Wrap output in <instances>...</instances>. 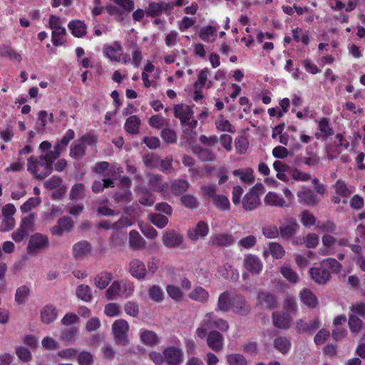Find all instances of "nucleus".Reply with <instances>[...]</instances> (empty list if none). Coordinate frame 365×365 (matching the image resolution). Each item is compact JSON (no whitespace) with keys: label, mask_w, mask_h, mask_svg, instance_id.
Instances as JSON below:
<instances>
[{"label":"nucleus","mask_w":365,"mask_h":365,"mask_svg":"<svg viewBox=\"0 0 365 365\" xmlns=\"http://www.w3.org/2000/svg\"><path fill=\"white\" fill-rule=\"evenodd\" d=\"M192 152L202 162H212L216 158L215 153L211 150L197 145L192 147Z\"/></svg>","instance_id":"nucleus-25"},{"label":"nucleus","mask_w":365,"mask_h":365,"mask_svg":"<svg viewBox=\"0 0 365 365\" xmlns=\"http://www.w3.org/2000/svg\"><path fill=\"white\" fill-rule=\"evenodd\" d=\"M148 294L150 298L156 302H161L164 297L163 289L158 285H153L149 288Z\"/></svg>","instance_id":"nucleus-53"},{"label":"nucleus","mask_w":365,"mask_h":365,"mask_svg":"<svg viewBox=\"0 0 365 365\" xmlns=\"http://www.w3.org/2000/svg\"><path fill=\"white\" fill-rule=\"evenodd\" d=\"M231 306L232 297H230V294L227 292L222 293L218 297L217 309L227 312L231 310Z\"/></svg>","instance_id":"nucleus-32"},{"label":"nucleus","mask_w":365,"mask_h":365,"mask_svg":"<svg viewBox=\"0 0 365 365\" xmlns=\"http://www.w3.org/2000/svg\"><path fill=\"white\" fill-rule=\"evenodd\" d=\"M363 322L360 318L354 314H350L349 317V326L352 332H359L362 328Z\"/></svg>","instance_id":"nucleus-56"},{"label":"nucleus","mask_w":365,"mask_h":365,"mask_svg":"<svg viewBox=\"0 0 365 365\" xmlns=\"http://www.w3.org/2000/svg\"><path fill=\"white\" fill-rule=\"evenodd\" d=\"M255 190L262 191L264 190V186L262 184L256 185L250 191L245 194L242 201L243 208L245 210H253L260 205L259 197L255 192Z\"/></svg>","instance_id":"nucleus-5"},{"label":"nucleus","mask_w":365,"mask_h":365,"mask_svg":"<svg viewBox=\"0 0 365 365\" xmlns=\"http://www.w3.org/2000/svg\"><path fill=\"white\" fill-rule=\"evenodd\" d=\"M70 198L71 200L83 199L85 197V186L82 183L75 184L70 191Z\"/></svg>","instance_id":"nucleus-49"},{"label":"nucleus","mask_w":365,"mask_h":365,"mask_svg":"<svg viewBox=\"0 0 365 365\" xmlns=\"http://www.w3.org/2000/svg\"><path fill=\"white\" fill-rule=\"evenodd\" d=\"M309 272L312 279L317 284L326 283L331 277L329 272L322 264L319 267L311 268Z\"/></svg>","instance_id":"nucleus-24"},{"label":"nucleus","mask_w":365,"mask_h":365,"mask_svg":"<svg viewBox=\"0 0 365 365\" xmlns=\"http://www.w3.org/2000/svg\"><path fill=\"white\" fill-rule=\"evenodd\" d=\"M57 315L56 309L53 305H46L41 311V322L46 324L53 322Z\"/></svg>","instance_id":"nucleus-27"},{"label":"nucleus","mask_w":365,"mask_h":365,"mask_svg":"<svg viewBox=\"0 0 365 365\" xmlns=\"http://www.w3.org/2000/svg\"><path fill=\"white\" fill-rule=\"evenodd\" d=\"M190 184L185 180H175L170 186L171 192L175 195H180L186 192L189 188Z\"/></svg>","instance_id":"nucleus-38"},{"label":"nucleus","mask_w":365,"mask_h":365,"mask_svg":"<svg viewBox=\"0 0 365 365\" xmlns=\"http://www.w3.org/2000/svg\"><path fill=\"white\" fill-rule=\"evenodd\" d=\"M128 270L132 277L138 280L144 279L148 273L145 264L138 259H134L130 262Z\"/></svg>","instance_id":"nucleus-13"},{"label":"nucleus","mask_w":365,"mask_h":365,"mask_svg":"<svg viewBox=\"0 0 365 365\" xmlns=\"http://www.w3.org/2000/svg\"><path fill=\"white\" fill-rule=\"evenodd\" d=\"M281 273L291 283H297L299 279V275L287 265L281 267Z\"/></svg>","instance_id":"nucleus-51"},{"label":"nucleus","mask_w":365,"mask_h":365,"mask_svg":"<svg viewBox=\"0 0 365 365\" xmlns=\"http://www.w3.org/2000/svg\"><path fill=\"white\" fill-rule=\"evenodd\" d=\"M297 195L299 202L305 206L314 207L320 201V197L312 189L307 187H302L297 192Z\"/></svg>","instance_id":"nucleus-6"},{"label":"nucleus","mask_w":365,"mask_h":365,"mask_svg":"<svg viewBox=\"0 0 365 365\" xmlns=\"http://www.w3.org/2000/svg\"><path fill=\"white\" fill-rule=\"evenodd\" d=\"M231 309L241 315H246L250 311L245 298L240 295H235L232 297Z\"/></svg>","instance_id":"nucleus-22"},{"label":"nucleus","mask_w":365,"mask_h":365,"mask_svg":"<svg viewBox=\"0 0 365 365\" xmlns=\"http://www.w3.org/2000/svg\"><path fill=\"white\" fill-rule=\"evenodd\" d=\"M91 247L86 241H81L76 243L73 247V252L75 258H83L90 253Z\"/></svg>","instance_id":"nucleus-28"},{"label":"nucleus","mask_w":365,"mask_h":365,"mask_svg":"<svg viewBox=\"0 0 365 365\" xmlns=\"http://www.w3.org/2000/svg\"><path fill=\"white\" fill-rule=\"evenodd\" d=\"M106 298L107 300H113L118 297H121V282L115 281L106 292Z\"/></svg>","instance_id":"nucleus-41"},{"label":"nucleus","mask_w":365,"mask_h":365,"mask_svg":"<svg viewBox=\"0 0 365 365\" xmlns=\"http://www.w3.org/2000/svg\"><path fill=\"white\" fill-rule=\"evenodd\" d=\"M219 273L226 279H230L235 281L239 277V272L237 270L232 269V266L228 264H225L220 267L218 269Z\"/></svg>","instance_id":"nucleus-42"},{"label":"nucleus","mask_w":365,"mask_h":365,"mask_svg":"<svg viewBox=\"0 0 365 365\" xmlns=\"http://www.w3.org/2000/svg\"><path fill=\"white\" fill-rule=\"evenodd\" d=\"M165 362L168 365H180L183 361V352L175 346H169L163 351Z\"/></svg>","instance_id":"nucleus-8"},{"label":"nucleus","mask_w":365,"mask_h":365,"mask_svg":"<svg viewBox=\"0 0 365 365\" xmlns=\"http://www.w3.org/2000/svg\"><path fill=\"white\" fill-rule=\"evenodd\" d=\"M27 170L36 179L43 180L52 173L53 168L43 155L31 156L27 160Z\"/></svg>","instance_id":"nucleus-1"},{"label":"nucleus","mask_w":365,"mask_h":365,"mask_svg":"<svg viewBox=\"0 0 365 365\" xmlns=\"http://www.w3.org/2000/svg\"><path fill=\"white\" fill-rule=\"evenodd\" d=\"M48 247V237L41 233H35L30 237L26 250L29 255H36Z\"/></svg>","instance_id":"nucleus-4"},{"label":"nucleus","mask_w":365,"mask_h":365,"mask_svg":"<svg viewBox=\"0 0 365 365\" xmlns=\"http://www.w3.org/2000/svg\"><path fill=\"white\" fill-rule=\"evenodd\" d=\"M73 221L71 218L64 216L58 219L57 224L51 229L53 235L60 237L64 232H70L73 227Z\"/></svg>","instance_id":"nucleus-11"},{"label":"nucleus","mask_w":365,"mask_h":365,"mask_svg":"<svg viewBox=\"0 0 365 365\" xmlns=\"http://www.w3.org/2000/svg\"><path fill=\"white\" fill-rule=\"evenodd\" d=\"M78 333V327H73L64 329L61 332V339L66 341L68 344H73Z\"/></svg>","instance_id":"nucleus-35"},{"label":"nucleus","mask_w":365,"mask_h":365,"mask_svg":"<svg viewBox=\"0 0 365 365\" xmlns=\"http://www.w3.org/2000/svg\"><path fill=\"white\" fill-rule=\"evenodd\" d=\"M257 302L265 309H272L276 306L277 300L274 294L269 292H260L257 295Z\"/></svg>","instance_id":"nucleus-26"},{"label":"nucleus","mask_w":365,"mask_h":365,"mask_svg":"<svg viewBox=\"0 0 365 365\" xmlns=\"http://www.w3.org/2000/svg\"><path fill=\"white\" fill-rule=\"evenodd\" d=\"M216 29L212 26H207L202 28L199 31V37L205 42L211 43L215 41Z\"/></svg>","instance_id":"nucleus-33"},{"label":"nucleus","mask_w":365,"mask_h":365,"mask_svg":"<svg viewBox=\"0 0 365 365\" xmlns=\"http://www.w3.org/2000/svg\"><path fill=\"white\" fill-rule=\"evenodd\" d=\"M62 24V21L58 16L56 15L50 16L48 25L52 30L51 41L55 46H62L66 42V30Z\"/></svg>","instance_id":"nucleus-2"},{"label":"nucleus","mask_w":365,"mask_h":365,"mask_svg":"<svg viewBox=\"0 0 365 365\" xmlns=\"http://www.w3.org/2000/svg\"><path fill=\"white\" fill-rule=\"evenodd\" d=\"M335 192L342 197H348L350 195L353 190L351 187H347L344 181L338 180L334 185Z\"/></svg>","instance_id":"nucleus-46"},{"label":"nucleus","mask_w":365,"mask_h":365,"mask_svg":"<svg viewBox=\"0 0 365 365\" xmlns=\"http://www.w3.org/2000/svg\"><path fill=\"white\" fill-rule=\"evenodd\" d=\"M264 203L268 206L280 208L289 207V203L287 200L281 195L274 192L267 193L264 197Z\"/></svg>","instance_id":"nucleus-20"},{"label":"nucleus","mask_w":365,"mask_h":365,"mask_svg":"<svg viewBox=\"0 0 365 365\" xmlns=\"http://www.w3.org/2000/svg\"><path fill=\"white\" fill-rule=\"evenodd\" d=\"M128 323L124 319H118L112 325V333L116 344L126 346L128 344Z\"/></svg>","instance_id":"nucleus-3"},{"label":"nucleus","mask_w":365,"mask_h":365,"mask_svg":"<svg viewBox=\"0 0 365 365\" xmlns=\"http://www.w3.org/2000/svg\"><path fill=\"white\" fill-rule=\"evenodd\" d=\"M207 344L210 349L215 352L222 350L224 345L223 336L217 331H211L207 334L206 339Z\"/></svg>","instance_id":"nucleus-14"},{"label":"nucleus","mask_w":365,"mask_h":365,"mask_svg":"<svg viewBox=\"0 0 365 365\" xmlns=\"http://www.w3.org/2000/svg\"><path fill=\"white\" fill-rule=\"evenodd\" d=\"M234 243V239L231 235L220 233L212 235L208 241L211 246L227 247Z\"/></svg>","instance_id":"nucleus-23"},{"label":"nucleus","mask_w":365,"mask_h":365,"mask_svg":"<svg viewBox=\"0 0 365 365\" xmlns=\"http://www.w3.org/2000/svg\"><path fill=\"white\" fill-rule=\"evenodd\" d=\"M269 250L272 257L276 259H281L285 253L283 247L277 242H270Z\"/></svg>","instance_id":"nucleus-58"},{"label":"nucleus","mask_w":365,"mask_h":365,"mask_svg":"<svg viewBox=\"0 0 365 365\" xmlns=\"http://www.w3.org/2000/svg\"><path fill=\"white\" fill-rule=\"evenodd\" d=\"M274 346L277 351L285 354L291 348V341L285 336H278L274 341Z\"/></svg>","instance_id":"nucleus-40"},{"label":"nucleus","mask_w":365,"mask_h":365,"mask_svg":"<svg viewBox=\"0 0 365 365\" xmlns=\"http://www.w3.org/2000/svg\"><path fill=\"white\" fill-rule=\"evenodd\" d=\"M30 294V288L27 285H22L16 290L14 300L19 304H24Z\"/></svg>","instance_id":"nucleus-39"},{"label":"nucleus","mask_w":365,"mask_h":365,"mask_svg":"<svg viewBox=\"0 0 365 365\" xmlns=\"http://www.w3.org/2000/svg\"><path fill=\"white\" fill-rule=\"evenodd\" d=\"M182 235L174 230L167 231L163 236L164 245L169 248L178 247L182 244Z\"/></svg>","instance_id":"nucleus-18"},{"label":"nucleus","mask_w":365,"mask_h":365,"mask_svg":"<svg viewBox=\"0 0 365 365\" xmlns=\"http://www.w3.org/2000/svg\"><path fill=\"white\" fill-rule=\"evenodd\" d=\"M243 267L251 274H258L262 269V262L257 256L248 254L244 257Z\"/></svg>","instance_id":"nucleus-9"},{"label":"nucleus","mask_w":365,"mask_h":365,"mask_svg":"<svg viewBox=\"0 0 365 365\" xmlns=\"http://www.w3.org/2000/svg\"><path fill=\"white\" fill-rule=\"evenodd\" d=\"M77 361L79 365H93V356L89 351H81L77 356Z\"/></svg>","instance_id":"nucleus-57"},{"label":"nucleus","mask_w":365,"mask_h":365,"mask_svg":"<svg viewBox=\"0 0 365 365\" xmlns=\"http://www.w3.org/2000/svg\"><path fill=\"white\" fill-rule=\"evenodd\" d=\"M321 264L326 269H330L333 272H339L341 269V264L334 258L324 259Z\"/></svg>","instance_id":"nucleus-60"},{"label":"nucleus","mask_w":365,"mask_h":365,"mask_svg":"<svg viewBox=\"0 0 365 365\" xmlns=\"http://www.w3.org/2000/svg\"><path fill=\"white\" fill-rule=\"evenodd\" d=\"M174 115L180 119L182 125H185V123L192 118L193 111L187 105L178 104L174 107Z\"/></svg>","instance_id":"nucleus-19"},{"label":"nucleus","mask_w":365,"mask_h":365,"mask_svg":"<svg viewBox=\"0 0 365 365\" xmlns=\"http://www.w3.org/2000/svg\"><path fill=\"white\" fill-rule=\"evenodd\" d=\"M148 186L150 190L163 192L168 187V184L163 181V176L158 174L148 173Z\"/></svg>","instance_id":"nucleus-15"},{"label":"nucleus","mask_w":365,"mask_h":365,"mask_svg":"<svg viewBox=\"0 0 365 365\" xmlns=\"http://www.w3.org/2000/svg\"><path fill=\"white\" fill-rule=\"evenodd\" d=\"M140 123L141 120L137 115H131L126 119L124 128L128 133L136 135L139 133Z\"/></svg>","instance_id":"nucleus-31"},{"label":"nucleus","mask_w":365,"mask_h":365,"mask_svg":"<svg viewBox=\"0 0 365 365\" xmlns=\"http://www.w3.org/2000/svg\"><path fill=\"white\" fill-rule=\"evenodd\" d=\"M301 301L309 308H314L318 304V300L314 294L308 289H304L300 292Z\"/></svg>","instance_id":"nucleus-29"},{"label":"nucleus","mask_w":365,"mask_h":365,"mask_svg":"<svg viewBox=\"0 0 365 365\" xmlns=\"http://www.w3.org/2000/svg\"><path fill=\"white\" fill-rule=\"evenodd\" d=\"M180 201L183 206L190 210L195 209L199 205L197 198L192 195H182L180 198Z\"/></svg>","instance_id":"nucleus-54"},{"label":"nucleus","mask_w":365,"mask_h":365,"mask_svg":"<svg viewBox=\"0 0 365 365\" xmlns=\"http://www.w3.org/2000/svg\"><path fill=\"white\" fill-rule=\"evenodd\" d=\"M209 232V226L204 221H200L197 225L187 232L188 237L193 241L204 239Z\"/></svg>","instance_id":"nucleus-16"},{"label":"nucleus","mask_w":365,"mask_h":365,"mask_svg":"<svg viewBox=\"0 0 365 365\" xmlns=\"http://www.w3.org/2000/svg\"><path fill=\"white\" fill-rule=\"evenodd\" d=\"M103 49L106 56L110 61L116 62L120 61V55L123 48L118 41H115L110 45H104Z\"/></svg>","instance_id":"nucleus-21"},{"label":"nucleus","mask_w":365,"mask_h":365,"mask_svg":"<svg viewBox=\"0 0 365 365\" xmlns=\"http://www.w3.org/2000/svg\"><path fill=\"white\" fill-rule=\"evenodd\" d=\"M299 228L297 220L289 217L285 219L284 222L279 227V231L281 237L284 239H289L292 237Z\"/></svg>","instance_id":"nucleus-10"},{"label":"nucleus","mask_w":365,"mask_h":365,"mask_svg":"<svg viewBox=\"0 0 365 365\" xmlns=\"http://www.w3.org/2000/svg\"><path fill=\"white\" fill-rule=\"evenodd\" d=\"M232 173L235 176H239L241 181L245 183L252 184L255 181L253 170L252 168L235 170Z\"/></svg>","instance_id":"nucleus-36"},{"label":"nucleus","mask_w":365,"mask_h":365,"mask_svg":"<svg viewBox=\"0 0 365 365\" xmlns=\"http://www.w3.org/2000/svg\"><path fill=\"white\" fill-rule=\"evenodd\" d=\"M104 312L109 317H115L120 314L121 310L119 304L110 302L105 306Z\"/></svg>","instance_id":"nucleus-59"},{"label":"nucleus","mask_w":365,"mask_h":365,"mask_svg":"<svg viewBox=\"0 0 365 365\" xmlns=\"http://www.w3.org/2000/svg\"><path fill=\"white\" fill-rule=\"evenodd\" d=\"M114 199L118 202L128 203L133 199L132 192L130 189L117 191L114 194Z\"/></svg>","instance_id":"nucleus-55"},{"label":"nucleus","mask_w":365,"mask_h":365,"mask_svg":"<svg viewBox=\"0 0 365 365\" xmlns=\"http://www.w3.org/2000/svg\"><path fill=\"white\" fill-rule=\"evenodd\" d=\"M216 128L220 131H227L234 133L235 132V127L231 125L229 120L224 118L222 115H220L215 121Z\"/></svg>","instance_id":"nucleus-47"},{"label":"nucleus","mask_w":365,"mask_h":365,"mask_svg":"<svg viewBox=\"0 0 365 365\" xmlns=\"http://www.w3.org/2000/svg\"><path fill=\"white\" fill-rule=\"evenodd\" d=\"M272 322L274 327L280 329H288L292 324V319L287 312H273Z\"/></svg>","instance_id":"nucleus-17"},{"label":"nucleus","mask_w":365,"mask_h":365,"mask_svg":"<svg viewBox=\"0 0 365 365\" xmlns=\"http://www.w3.org/2000/svg\"><path fill=\"white\" fill-rule=\"evenodd\" d=\"M215 206L221 210H228L230 207V203L228 198L222 195H217L213 199Z\"/></svg>","instance_id":"nucleus-50"},{"label":"nucleus","mask_w":365,"mask_h":365,"mask_svg":"<svg viewBox=\"0 0 365 365\" xmlns=\"http://www.w3.org/2000/svg\"><path fill=\"white\" fill-rule=\"evenodd\" d=\"M257 243V238L255 235H249L242 238L238 242V246L240 248L249 250L252 248Z\"/></svg>","instance_id":"nucleus-64"},{"label":"nucleus","mask_w":365,"mask_h":365,"mask_svg":"<svg viewBox=\"0 0 365 365\" xmlns=\"http://www.w3.org/2000/svg\"><path fill=\"white\" fill-rule=\"evenodd\" d=\"M140 338L144 344L149 346L155 344L158 341V336L154 331L146 329L140 331Z\"/></svg>","instance_id":"nucleus-37"},{"label":"nucleus","mask_w":365,"mask_h":365,"mask_svg":"<svg viewBox=\"0 0 365 365\" xmlns=\"http://www.w3.org/2000/svg\"><path fill=\"white\" fill-rule=\"evenodd\" d=\"M319 327L320 322L318 319H314L310 322H306L303 319H299L295 323V329L299 334H313Z\"/></svg>","instance_id":"nucleus-12"},{"label":"nucleus","mask_w":365,"mask_h":365,"mask_svg":"<svg viewBox=\"0 0 365 365\" xmlns=\"http://www.w3.org/2000/svg\"><path fill=\"white\" fill-rule=\"evenodd\" d=\"M151 222L160 229L164 228L168 223V218L159 213H154L150 215Z\"/></svg>","instance_id":"nucleus-52"},{"label":"nucleus","mask_w":365,"mask_h":365,"mask_svg":"<svg viewBox=\"0 0 365 365\" xmlns=\"http://www.w3.org/2000/svg\"><path fill=\"white\" fill-rule=\"evenodd\" d=\"M217 318L213 312L206 314L196 329V335L200 339H204L207 330L215 327Z\"/></svg>","instance_id":"nucleus-7"},{"label":"nucleus","mask_w":365,"mask_h":365,"mask_svg":"<svg viewBox=\"0 0 365 365\" xmlns=\"http://www.w3.org/2000/svg\"><path fill=\"white\" fill-rule=\"evenodd\" d=\"M283 308L287 311L286 312H291L295 314L298 310V306L296 299L287 296L283 303Z\"/></svg>","instance_id":"nucleus-62"},{"label":"nucleus","mask_w":365,"mask_h":365,"mask_svg":"<svg viewBox=\"0 0 365 365\" xmlns=\"http://www.w3.org/2000/svg\"><path fill=\"white\" fill-rule=\"evenodd\" d=\"M76 295L79 299L86 302H88L92 300V291L88 285H79L76 289Z\"/></svg>","instance_id":"nucleus-45"},{"label":"nucleus","mask_w":365,"mask_h":365,"mask_svg":"<svg viewBox=\"0 0 365 365\" xmlns=\"http://www.w3.org/2000/svg\"><path fill=\"white\" fill-rule=\"evenodd\" d=\"M68 29L71 31L72 34L78 38L82 37L86 34V24L79 20H73L68 23Z\"/></svg>","instance_id":"nucleus-30"},{"label":"nucleus","mask_w":365,"mask_h":365,"mask_svg":"<svg viewBox=\"0 0 365 365\" xmlns=\"http://www.w3.org/2000/svg\"><path fill=\"white\" fill-rule=\"evenodd\" d=\"M129 244L132 248L139 249L145 246V240L137 231L132 230L129 233Z\"/></svg>","instance_id":"nucleus-43"},{"label":"nucleus","mask_w":365,"mask_h":365,"mask_svg":"<svg viewBox=\"0 0 365 365\" xmlns=\"http://www.w3.org/2000/svg\"><path fill=\"white\" fill-rule=\"evenodd\" d=\"M189 298L192 300L206 303L209 299V293L202 287H196L189 294Z\"/></svg>","instance_id":"nucleus-34"},{"label":"nucleus","mask_w":365,"mask_h":365,"mask_svg":"<svg viewBox=\"0 0 365 365\" xmlns=\"http://www.w3.org/2000/svg\"><path fill=\"white\" fill-rule=\"evenodd\" d=\"M226 361L229 365H247L245 357L240 354H230L226 356Z\"/></svg>","instance_id":"nucleus-48"},{"label":"nucleus","mask_w":365,"mask_h":365,"mask_svg":"<svg viewBox=\"0 0 365 365\" xmlns=\"http://www.w3.org/2000/svg\"><path fill=\"white\" fill-rule=\"evenodd\" d=\"M112 280V274L109 272H102L94 279L95 285L100 289H105Z\"/></svg>","instance_id":"nucleus-44"},{"label":"nucleus","mask_w":365,"mask_h":365,"mask_svg":"<svg viewBox=\"0 0 365 365\" xmlns=\"http://www.w3.org/2000/svg\"><path fill=\"white\" fill-rule=\"evenodd\" d=\"M161 14L160 2H151L145 9V14L150 17H157L161 15Z\"/></svg>","instance_id":"nucleus-63"},{"label":"nucleus","mask_w":365,"mask_h":365,"mask_svg":"<svg viewBox=\"0 0 365 365\" xmlns=\"http://www.w3.org/2000/svg\"><path fill=\"white\" fill-rule=\"evenodd\" d=\"M35 217H36V215L34 213H31L29 215L23 218L19 227L21 228L22 230H24L27 233L29 231L33 230L34 225Z\"/></svg>","instance_id":"nucleus-61"}]
</instances>
